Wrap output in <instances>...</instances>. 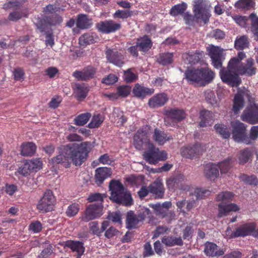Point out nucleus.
<instances>
[{
	"mask_svg": "<svg viewBox=\"0 0 258 258\" xmlns=\"http://www.w3.org/2000/svg\"><path fill=\"white\" fill-rule=\"evenodd\" d=\"M123 78L126 82L131 83L136 81L137 79V76L132 72L131 69H129L124 71Z\"/></svg>",
	"mask_w": 258,
	"mask_h": 258,
	"instance_id": "bf43d9fd",
	"label": "nucleus"
},
{
	"mask_svg": "<svg viewBox=\"0 0 258 258\" xmlns=\"http://www.w3.org/2000/svg\"><path fill=\"white\" fill-rule=\"evenodd\" d=\"M248 91H238V93L235 95L233 100V110L235 113H237L244 105V97L248 98Z\"/></svg>",
	"mask_w": 258,
	"mask_h": 258,
	"instance_id": "b1692460",
	"label": "nucleus"
},
{
	"mask_svg": "<svg viewBox=\"0 0 258 258\" xmlns=\"http://www.w3.org/2000/svg\"><path fill=\"white\" fill-rule=\"evenodd\" d=\"M142 212L136 215L133 211L127 212L126 216V227L128 229L135 228L140 222L145 219L147 215L150 214V210L148 208H144L142 209Z\"/></svg>",
	"mask_w": 258,
	"mask_h": 258,
	"instance_id": "f8f14e48",
	"label": "nucleus"
},
{
	"mask_svg": "<svg viewBox=\"0 0 258 258\" xmlns=\"http://www.w3.org/2000/svg\"><path fill=\"white\" fill-rule=\"evenodd\" d=\"M96 27L100 32L108 34L119 30L121 27V25L120 23H115L112 20H106L98 23Z\"/></svg>",
	"mask_w": 258,
	"mask_h": 258,
	"instance_id": "6ab92c4d",
	"label": "nucleus"
},
{
	"mask_svg": "<svg viewBox=\"0 0 258 258\" xmlns=\"http://www.w3.org/2000/svg\"><path fill=\"white\" fill-rule=\"evenodd\" d=\"M96 72L94 68L88 66L81 71L74 72L73 76L79 80L87 81L94 78Z\"/></svg>",
	"mask_w": 258,
	"mask_h": 258,
	"instance_id": "4be33fe9",
	"label": "nucleus"
},
{
	"mask_svg": "<svg viewBox=\"0 0 258 258\" xmlns=\"http://www.w3.org/2000/svg\"><path fill=\"white\" fill-rule=\"evenodd\" d=\"M150 128L144 126L138 131L134 137V145L138 150H142L144 147L148 150L143 154L144 159L150 164H156L159 161H164L167 158L165 151H160L156 148L149 139Z\"/></svg>",
	"mask_w": 258,
	"mask_h": 258,
	"instance_id": "f03ea898",
	"label": "nucleus"
},
{
	"mask_svg": "<svg viewBox=\"0 0 258 258\" xmlns=\"http://www.w3.org/2000/svg\"><path fill=\"white\" fill-rule=\"evenodd\" d=\"M96 182L97 184H101L103 181L110 176L111 172L109 168L100 167L97 168L95 171Z\"/></svg>",
	"mask_w": 258,
	"mask_h": 258,
	"instance_id": "bb28decb",
	"label": "nucleus"
},
{
	"mask_svg": "<svg viewBox=\"0 0 258 258\" xmlns=\"http://www.w3.org/2000/svg\"><path fill=\"white\" fill-rule=\"evenodd\" d=\"M66 246L69 247L73 251L76 252L80 256L85 251L83 243L78 241H68L66 243Z\"/></svg>",
	"mask_w": 258,
	"mask_h": 258,
	"instance_id": "473e14b6",
	"label": "nucleus"
},
{
	"mask_svg": "<svg viewBox=\"0 0 258 258\" xmlns=\"http://www.w3.org/2000/svg\"><path fill=\"white\" fill-rule=\"evenodd\" d=\"M18 172L21 174L26 176L31 172H32V171L30 169V166H29L27 163L26 162L23 166L19 168Z\"/></svg>",
	"mask_w": 258,
	"mask_h": 258,
	"instance_id": "774afa93",
	"label": "nucleus"
},
{
	"mask_svg": "<svg viewBox=\"0 0 258 258\" xmlns=\"http://www.w3.org/2000/svg\"><path fill=\"white\" fill-rule=\"evenodd\" d=\"M93 147L91 143L88 142L61 146L58 149V155L51 158L49 163L53 166L60 164L68 168L72 161L76 166H80L86 160Z\"/></svg>",
	"mask_w": 258,
	"mask_h": 258,
	"instance_id": "f257e3e1",
	"label": "nucleus"
},
{
	"mask_svg": "<svg viewBox=\"0 0 258 258\" xmlns=\"http://www.w3.org/2000/svg\"><path fill=\"white\" fill-rule=\"evenodd\" d=\"M239 178L241 181L249 185H256L258 184V179L253 175L247 176L243 174L240 175Z\"/></svg>",
	"mask_w": 258,
	"mask_h": 258,
	"instance_id": "09e8293b",
	"label": "nucleus"
},
{
	"mask_svg": "<svg viewBox=\"0 0 258 258\" xmlns=\"http://www.w3.org/2000/svg\"><path fill=\"white\" fill-rule=\"evenodd\" d=\"M55 203V199L52 191L47 190L39 200L37 208L42 213H47L53 210Z\"/></svg>",
	"mask_w": 258,
	"mask_h": 258,
	"instance_id": "1a4fd4ad",
	"label": "nucleus"
},
{
	"mask_svg": "<svg viewBox=\"0 0 258 258\" xmlns=\"http://www.w3.org/2000/svg\"><path fill=\"white\" fill-rule=\"evenodd\" d=\"M210 193V190L202 189V188H197L195 190L194 193L192 194V198L191 200H189L186 202V208L188 211L192 209L195 206L196 204V200L194 199V197L196 198V200L203 199L206 196L209 195Z\"/></svg>",
	"mask_w": 258,
	"mask_h": 258,
	"instance_id": "412c9836",
	"label": "nucleus"
},
{
	"mask_svg": "<svg viewBox=\"0 0 258 258\" xmlns=\"http://www.w3.org/2000/svg\"><path fill=\"white\" fill-rule=\"evenodd\" d=\"M225 235L229 238L238 237H245L248 235L258 238V228L256 229L255 224L248 223L240 225L232 231L230 227H228L225 231Z\"/></svg>",
	"mask_w": 258,
	"mask_h": 258,
	"instance_id": "0eeeda50",
	"label": "nucleus"
},
{
	"mask_svg": "<svg viewBox=\"0 0 258 258\" xmlns=\"http://www.w3.org/2000/svg\"><path fill=\"white\" fill-rule=\"evenodd\" d=\"M107 219L113 223H121L120 214L119 212H113L109 213Z\"/></svg>",
	"mask_w": 258,
	"mask_h": 258,
	"instance_id": "680f3d73",
	"label": "nucleus"
},
{
	"mask_svg": "<svg viewBox=\"0 0 258 258\" xmlns=\"http://www.w3.org/2000/svg\"><path fill=\"white\" fill-rule=\"evenodd\" d=\"M42 229V225L38 221H32L29 226V230L33 233H39Z\"/></svg>",
	"mask_w": 258,
	"mask_h": 258,
	"instance_id": "13d9d810",
	"label": "nucleus"
},
{
	"mask_svg": "<svg viewBox=\"0 0 258 258\" xmlns=\"http://www.w3.org/2000/svg\"><path fill=\"white\" fill-rule=\"evenodd\" d=\"M77 27L81 29H86L90 28L93 25L92 20L88 16L80 14L78 16L76 22Z\"/></svg>",
	"mask_w": 258,
	"mask_h": 258,
	"instance_id": "a878e982",
	"label": "nucleus"
},
{
	"mask_svg": "<svg viewBox=\"0 0 258 258\" xmlns=\"http://www.w3.org/2000/svg\"><path fill=\"white\" fill-rule=\"evenodd\" d=\"M202 54L200 52L188 53L183 55L182 57L187 63L195 64L201 59Z\"/></svg>",
	"mask_w": 258,
	"mask_h": 258,
	"instance_id": "a19ab883",
	"label": "nucleus"
},
{
	"mask_svg": "<svg viewBox=\"0 0 258 258\" xmlns=\"http://www.w3.org/2000/svg\"><path fill=\"white\" fill-rule=\"evenodd\" d=\"M201 121L199 125L201 127H206L213 123V117L211 111L203 110L200 112Z\"/></svg>",
	"mask_w": 258,
	"mask_h": 258,
	"instance_id": "7c9ffc66",
	"label": "nucleus"
},
{
	"mask_svg": "<svg viewBox=\"0 0 258 258\" xmlns=\"http://www.w3.org/2000/svg\"><path fill=\"white\" fill-rule=\"evenodd\" d=\"M90 113H82L78 115L74 119V122L77 125L82 126L85 124L91 117Z\"/></svg>",
	"mask_w": 258,
	"mask_h": 258,
	"instance_id": "de8ad7c7",
	"label": "nucleus"
},
{
	"mask_svg": "<svg viewBox=\"0 0 258 258\" xmlns=\"http://www.w3.org/2000/svg\"><path fill=\"white\" fill-rule=\"evenodd\" d=\"M26 162L32 172H36L42 167V162L40 158L32 159L26 161Z\"/></svg>",
	"mask_w": 258,
	"mask_h": 258,
	"instance_id": "49530a36",
	"label": "nucleus"
},
{
	"mask_svg": "<svg viewBox=\"0 0 258 258\" xmlns=\"http://www.w3.org/2000/svg\"><path fill=\"white\" fill-rule=\"evenodd\" d=\"M103 207L101 205L92 204L86 209L82 219L85 222L97 218L103 214Z\"/></svg>",
	"mask_w": 258,
	"mask_h": 258,
	"instance_id": "f3484780",
	"label": "nucleus"
},
{
	"mask_svg": "<svg viewBox=\"0 0 258 258\" xmlns=\"http://www.w3.org/2000/svg\"><path fill=\"white\" fill-rule=\"evenodd\" d=\"M193 225L192 224H189L184 229L183 232V237L184 239H189L192 236V234L194 231Z\"/></svg>",
	"mask_w": 258,
	"mask_h": 258,
	"instance_id": "69168bd1",
	"label": "nucleus"
},
{
	"mask_svg": "<svg viewBox=\"0 0 258 258\" xmlns=\"http://www.w3.org/2000/svg\"><path fill=\"white\" fill-rule=\"evenodd\" d=\"M166 183L169 189H178L188 191L190 188L189 184L187 183L185 176L182 174L170 177L166 179Z\"/></svg>",
	"mask_w": 258,
	"mask_h": 258,
	"instance_id": "9d476101",
	"label": "nucleus"
},
{
	"mask_svg": "<svg viewBox=\"0 0 258 258\" xmlns=\"http://www.w3.org/2000/svg\"><path fill=\"white\" fill-rule=\"evenodd\" d=\"M204 251L207 255L211 256L221 255L224 253L222 249L218 250L216 244L212 242H207L206 244Z\"/></svg>",
	"mask_w": 258,
	"mask_h": 258,
	"instance_id": "2f4dec72",
	"label": "nucleus"
},
{
	"mask_svg": "<svg viewBox=\"0 0 258 258\" xmlns=\"http://www.w3.org/2000/svg\"><path fill=\"white\" fill-rule=\"evenodd\" d=\"M241 118L243 121L252 124L258 123V106L250 104L244 110Z\"/></svg>",
	"mask_w": 258,
	"mask_h": 258,
	"instance_id": "a211bd4d",
	"label": "nucleus"
},
{
	"mask_svg": "<svg viewBox=\"0 0 258 258\" xmlns=\"http://www.w3.org/2000/svg\"><path fill=\"white\" fill-rule=\"evenodd\" d=\"M162 242L167 246H173L174 245H181L183 242L181 237L174 236H164L161 239Z\"/></svg>",
	"mask_w": 258,
	"mask_h": 258,
	"instance_id": "4c0bfd02",
	"label": "nucleus"
},
{
	"mask_svg": "<svg viewBox=\"0 0 258 258\" xmlns=\"http://www.w3.org/2000/svg\"><path fill=\"white\" fill-rule=\"evenodd\" d=\"M94 36L91 34L86 33L83 35L79 39V43L81 45H88L93 43L95 41Z\"/></svg>",
	"mask_w": 258,
	"mask_h": 258,
	"instance_id": "603ef678",
	"label": "nucleus"
},
{
	"mask_svg": "<svg viewBox=\"0 0 258 258\" xmlns=\"http://www.w3.org/2000/svg\"><path fill=\"white\" fill-rule=\"evenodd\" d=\"M107 59L114 65L121 67L123 64V56L116 49H107L106 51Z\"/></svg>",
	"mask_w": 258,
	"mask_h": 258,
	"instance_id": "5701e85b",
	"label": "nucleus"
},
{
	"mask_svg": "<svg viewBox=\"0 0 258 258\" xmlns=\"http://www.w3.org/2000/svg\"><path fill=\"white\" fill-rule=\"evenodd\" d=\"M231 126L233 128V138L235 141L243 143L246 145L251 144L249 138L246 135L243 123L236 120L231 122Z\"/></svg>",
	"mask_w": 258,
	"mask_h": 258,
	"instance_id": "9b49d317",
	"label": "nucleus"
},
{
	"mask_svg": "<svg viewBox=\"0 0 258 258\" xmlns=\"http://www.w3.org/2000/svg\"><path fill=\"white\" fill-rule=\"evenodd\" d=\"M210 4L206 0H195L193 12L196 17L201 18L202 22L206 23L209 21L211 16L210 14Z\"/></svg>",
	"mask_w": 258,
	"mask_h": 258,
	"instance_id": "6e6552de",
	"label": "nucleus"
},
{
	"mask_svg": "<svg viewBox=\"0 0 258 258\" xmlns=\"http://www.w3.org/2000/svg\"><path fill=\"white\" fill-rule=\"evenodd\" d=\"M183 18L187 24L191 25L194 24L195 23H199V22L202 21L201 18L196 17L195 14L194 15L192 16L189 13H184Z\"/></svg>",
	"mask_w": 258,
	"mask_h": 258,
	"instance_id": "6e6d98bb",
	"label": "nucleus"
},
{
	"mask_svg": "<svg viewBox=\"0 0 258 258\" xmlns=\"http://www.w3.org/2000/svg\"><path fill=\"white\" fill-rule=\"evenodd\" d=\"M249 41L246 36L237 37L235 41L234 45L237 49L242 50L248 47Z\"/></svg>",
	"mask_w": 258,
	"mask_h": 258,
	"instance_id": "37998d69",
	"label": "nucleus"
},
{
	"mask_svg": "<svg viewBox=\"0 0 258 258\" xmlns=\"http://www.w3.org/2000/svg\"><path fill=\"white\" fill-rule=\"evenodd\" d=\"M168 100V97L166 94L158 93L149 99L148 105L150 108H156L164 105Z\"/></svg>",
	"mask_w": 258,
	"mask_h": 258,
	"instance_id": "aec40b11",
	"label": "nucleus"
},
{
	"mask_svg": "<svg viewBox=\"0 0 258 258\" xmlns=\"http://www.w3.org/2000/svg\"><path fill=\"white\" fill-rule=\"evenodd\" d=\"M234 160L231 157H228L219 162L217 165L221 174L227 173L233 166Z\"/></svg>",
	"mask_w": 258,
	"mask_h": 258,
	"instance_id": "72a5a7b5",
	"label": "nucleus"
},
{
	"mask_svg": "<svg viewBox=\"0 0 258 258\" xmlns=\"http://www.w3.org/2000/svg\"><path fill=\"white\" fill-rule=\"evenodd\" d=\"M154 92V89L146 88L137 84L133 89V93L138 98H144L147 95H151Z\"/></svg>",
	"mask_w": 258,
	"mask_h": 258,
	"instance_id": "c85d7f7f",
	"label": "nucleus"
},
{
	"mask_svg": "<svg viewBox=\"0 0 258 258\" xmlns=\"http://www.w3.org/2000/svg\"><path fill=\"white\" fill-rule=\"evenodd\" d=\"M79 210V206L77 204H73L69 206L66 211L67 216L73 217L76 215Z\"/></svg>",
	"mask_w": 258,
	"mask_h": 258,
	"instance_id": "052dcab7",
	"label": "nucleus"
},
{
	"mask_svg": "<svg viewBox=\"0 0 258 258\" xmlns=\"http://www.w3.org/2000/svg\"><path fill=\"white\" fill-rule=\"evenodd\" d=\"M137 46L143 52L148 51L152 46V42L151 39L147 36L141 37L137 39Z\"/></svg>",
	"mask_w": 258,
	"mask_h": 258,
	"instance_id": "c9c22d12",
	"label": "nucleus"
},
{
	"mask_svg": "<svg viewBox=\"0 0 258 258\" xmlns=\"http://www.w3.org/2000/svg\"><path fill=\"white\" fill-rule=\"evenodd\" d=\"M131 92V88L127 86H122L117 88V93L112 94L110 96L113 99H116L118 96L123 97L128 96Z\"/></svg>",
	"mask_w": 258,
	"mask_h": 258,
	"instance_id": "c03bdc74",
	"label": "nucleus"
},
{
	"mask_svg": "<svg viewBox=\"0 0 258 258\" xmlns=\"http://www.w3.org/2000/svg\"><path fill=\"white\" fill-rule=\"evenodd\" d=\"M54 19H55L54 21H48V20L46 21V20H44V22H41L40 23H37L36 24L37 28L41 32H43L47 29L48 24L50 25H56L62 22V18L59 16H56L54 17Z\"/></svg>",
	"mask_w": 258,
	"mask_h": 258,
	"instance_id": "58836bf2",
	"label": "nucleus"
},
{
	"mask_svg": "<svg viewBox=\"0 0 258 258\" xmlns=\"http://www.w3.org/2000/svg\"><path fill=\"white\" fill-rule=\"evenodd\" d=\"M110 199L113 202L130 206L133 204L131 193L119 180H112L109 183Z\"/></svg>",
	"mask_w": 258,
	"mask_h": 258,
	"instance_id": "20e7f679",
	"label": "nucleus"
},
{
	"mask_svg": "<svg viewBox=\"0 0 258 258\" xmlns=\"http://www.w3.org/2000/svg\"><path fill=\"white\" fill-rule=\"evenodd\" d=\"M254 64V60L249 58L244 65H239L236 69L230 72H220L221 79L223 82L232 87H237L241 83V80L238 76L239 75L251 76L255 74L256 69Z\"/></svg>",
	"mask_w": 258,
	"mask_h": 258,
	"instance_id": "7ed1b4c3",
	"label": "nucleus"
},
{
	"mask_svg": "<svg viewBox=\"0 0 258 258\" xmlns=\"http://www.w3.org/2000/svg\"><path fill=\"white\" fill-rule=\"evenodd\" d=\"M186 116L183 110L180 109H170L166 112L165 123L166 125L174 126L175 124L183 120Z\"/></svg>",
	"mask_w": 258,
	"mask_h": 258,
	"instance_id": "4468645a",
	"label": "nucleus"
},
{
	"mask_svg": "<svg viewBox=\"0 0 258 258\" xmlns=\"http://www.w3.org/2000/svg\"><path fill=\"white\" fill-rule=\"evenodd\" d=\"M150 192L155 196L156 198L161 199L163 197L164 188L161 179H157L148 186Z\"/></svg>",
	"mask_w": 258,
	"mask_h": 258,
	"instance_id": "393cba45",
	"label": "nucleus"
},
{
	"mask_svg": "<svg viewBox=\"0 0 258 258\" xmlns=\"http://www.w3.org/2000/svg\"><path fill=\"white\" fill-rule=\"evenodd\" d=\"M185 79L190 83H197L205 85L209 83L214 78V72L209 69H190L185 72Z\"/></svg>",
	"mask_w": 258,
	"mask_h": 258,
	"instance_id": "39448f33",
	"label": "nucleus"
},
{
	"mask_svg": "<svg viewBox=\"0 0 258 258\" xmlns=\"http://www.w3.org/2000/svg\"><path fill=\"white\" fill-rule=\"evenodd\" d=\"M157 61L164 66L170 64L173 61V54L171 53H162L157 58Z\"/></svg>",
	"mask_w": 258,
	"mask_h": 258,
	"instance_id": "a18cd8bd",
	"label": "nucleus"
},
{
	"mask_svg": "<svg viewBox=\"0 0 258 258\" xmlns=\"http://www.w3.org/2000/svg\"><path fill=\"white\" fill-rule=\"evenodd\" d=\"M187 8V5L185 3L178 4L174 6L170 10V14L172 16H176L182 14Z\"/></svg>",
	"mask_w": 258,
	"mask_h": 258,
	"instance_id": "3c124183",
	"label": "nucleus"
},
{
	"mask_svg": "<svg viewBox=\"0 0 258 258\" xmlns=\"http://www.w3.org/2000/svg\"><path fill=\"white\" fill-rule=\"evenodd\" d=\"M118 80L117 77L114 74H109L103 79L102 82L106 85H111L115 83Z\"/></svg>",
	"mask_w": 258,
	"mask_h": 258,
	"instance_id": "0e129e2a",
	"label": "nucleus"
},
{
	"mask_svg": "<svg viewBox=\"0 0 258 258\" xmlns=\"http://www.w3.org/2000/svg\"><path fill=\"white\" fill-rule=\"evenodd\" d=\"M88 92V87L85 84L75 85L74 94L78 100H81L84 99L87 96Z\"/></svg>",
	"mask_w": 258,
	"mask_h": 258,
	"instance_id": "f704fd0d",
	"label": "nucleus"
},
{
	"mask_svg": "<svg viewBox=\"0 0 258 258\" xmlns=\"http://www.w3.org/2000/svg\"><path fill=\"white\" fill-rule=\"evenodd\" d=\"M103 117L100 114L94 115L91 122L89 123V128H93L99 127L103 121Z\"/></svg>",
	"mask_w": 258,
	"mask_h": 258,
	"instance_id": "864d4df0",
	"label": "nucleus"
},
{
	"mask_svg": "<svg viewBox=\"0 0 258 258\" xmlns=\"http://www.w3.org/2000/svg\"><path fill=\"white\" fill-rule=\"evenodd\" d=\"M204 174L210 180H214L219 175L217 166L213 163L207 164L204 168Z\"/></svg>",
	"mask_w": 258,
	"mask_h": 258,
	"instance_id": "c756f323",
	"label": "nucleus"
},
{
	"mask_svg": "<svg viewBox=\"0 0 258 258\" xmlns=\"http://www.w3.org/2000/svg\"><path fill=\"white\" fill-rule=\"evenodd\" d=\"M216 133L220 134L223 138L228 139L230 136V129L223 124L217 123L214 126Z\"/></svg>",
	"mask_w": 258,
	"mask_h": 258,
	"instance_id": "79ce46f5",
	"label": "nucleus"
},
{
	"mask_svg": "<svg viewBox=\"0 0 258 258\" xmlns=\"http://www.w3.org/2000/svg\"><path fill=\"white\" fill-rule=\"evenodd\" d=\"M113 114L115 118H117L116 120H118V122L119 121L120 124H123L126 121V118L123 115L122 112L118 109H114Z\"/></svg>",
	"mask_w": 258,
	"mask_h": 258,
	"instance_id": "e2e57ef3",
	"label": "nucleus"
},
{
	"mask_svg": "<svg viewBox=\"0 0 258 258\" xmlns=\"http://www.w3.org/2000/svg\"><path fill=\"white\" fill-rule=\"evenodd\" d=\"M251 156V152L248 149H245L240 151L239 155V163L240 164H244L247 162Z\"/></svg>",
	"mask_w": 258,
	"mask_h": 258,
	"instance_id": "8fccbe9b",
	"label": "nucleus"
},
{
	"mask_svg": "<svg viewBox=\"0 0 258 258\" xmlns=\"http://www.w3.org/2000/svg\"><path fill=\"white\" fill-rule=\"evenodd\" d=\"M254 3L252 0H239L235 4V7L239 9H249L254 6Z\"/></svg>",
	"mask_w": 258,
	"mask_h": 258,
	"instance_id": "5fc2aeb1",
	"label": "nucleus"
},
{
	"mask_svg": "<svg viewBox=\"0 0 258 258\" xmlns=\"http://www.w3.org/2000/svg\"><path fill=\"white\" fill-rule=\"evenodd\" d=\"M204 150V146L200 144H196L181 148L180 153L184 157L192 159L201 155Z\"/></svg>",
	"mask_w": 258,
	"mask_h": 258,
	"instance_id": "dca6fc26",
	"label": "nucleus"
},
{
	"mask_svg": "<svg viewBox=\"0 0 258 258\" xmlns=\"http://www.w3.org/2000/svg\"><path fill=\"white\" fill-rule=\"evenodd\" d=\"M36 147L32 143H27L21 146V154L24 156L33 155L36 151Z\"/></svg>",
	"mask_w": 258,
	"mask_h": 258,
	"instance_id": "ea45409f",
	"label": "nucleus"
},
{
	"mask_svg": "<svg viewBox=\"0 0 258 258\" xmlns=\"http://www.w3.org/2000/svg\"><path fill=\"white\" fill-rule=\"evenodd\" d=\"M149 206L154 210L157 215L161 216L163 218L169 216L171 219L175 218L174 213L169 211V209L171 207L170 202H165L162 204H150Z\"/></svg>",
	"mask_w": 258,
	"mask_h": 258,
	"instance_id": "2eb2a0df",
	"label": "nucleus"
},
{
	"mask_svg": "<svg viewBox=\"0 0 258 258\" xmlns=\"http://www.w3.org/2000/svg\"><path fill=\"white\" fill-rule=\"evenodd\" d=\"M208 50L213 66L216 69L221 68L222 62L225 59L224 49L220 47L212 45L208 48Z\"/></svg>",
	"mask_w": 258,
	"mask_h": 258,
	"instance_id": "ddd939ff",
	"label": "nucleus"
},
{
	"mask_svg": "<svg viewBox=\"0 0 258 258\" xmlns=\"http://www.w3.org/2000/svg\"><path fill=\"white\" fill-rule=\"evenodd\" d=\"M14 79L16 81H22L24 80V73L20 69H16L13 72Z\"/></svg>",
	"mask_w": 258,
	"mask_h": 258,
	"instance_id": "338daca9",
	"label": "nucleus"
},
{
	"mask_svg": "<svg viewBox=\"0 0 258 258\" xmlns=\"http://www.w3.org/2000/svg\"><path fill=\"white\" fill-rule=\"evenodd\" d=\"M153 138L159 145H162L171 139V137L157 128L155 129Z\"/></svg>",
	"mask_w": 258,
	"mask_h": 258,
	"instance_id": "e433bc0d",
	"label": "nucleus"
},
{
	"mask_svg": "<svg viewBox=\"0 0 258 258\" xmlns=\"http://www.w3.org/2000/svg\"><path fill=\"white\" fill-rule=\"evenodd\" d=\"M132 12L129 10H118L113 14L114 18L127 19L132 15Z\"/></svg>",
	"mask_w": 258,
	"mask_h": 258,
	"instance_id": "4d7b16f0",
	"label": "nucleus"
},
{
	"mask_svg": "<svg viewBox=\"0 0 258 258\" xmlns=\"http://www.w3.org/2000/svg\"><path fill=\"white\" fill-rule=\"evenodd\" d=\"M233 198V194L229 191L221 192L217 196V201L221 202L218 205L219 217L226 216L231 212H236L239 210V207L235 204H225L231 201Z\"/></svg>",
	"mask_w": 258,
	"mask_h": 258,
	"instance_id": "423d86ee",
	"label": "nucleus"
},
{
	"mask_svg": "<svg viewBox=\"0 0 258 258\" xmlns=\"http://www.w3.org/2000/svg\"><path fill=\"white\" fill-rule=\"evenodd\" d=\"M245 57V54L243 52H239L238 53V57L231 58L229 61L227 67L226 68H222L220 72H230L233 69H236L239 66L240 61Z\"/></svg>",
	"mask_w": 258,
	"mask_h": 258,
	"instance_id": "cd10ccee",
	"label": "nucleus"
}]
</instances>
